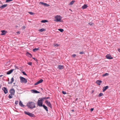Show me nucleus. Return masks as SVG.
Segmentation results:
<instances>
[{"label": "nucleus", "instance_id": "nucleus-15", "mask_svg": "<svg viewBox=\"0 0 120 120\" xmlns=\"http://www.w3.org/2000/svg\"><path fill=\"white\" fill-rule=\"evenodd\" d=\"M19 105H20L23 108H24L25 107V105H23L21 101H19Z\"/></svg>", "mask_w": 120, "mask_h": 120}, {"label": "nucleus", "instance_id": "nucleus-3", "mask_svg": "<svg viewBox=\"0 0 120 120\" xmlns=\"http://www.w3.org/2000/svg\"><path fill=\"white\" fill-rule=\"evenodd\" d=\"M19 78L20 80V82H21L26 83L27 82V80L26 78L21 76H20Z\"/></svg>", "mask_w": 120, "mask_h": 120}, {"label": "nucleus", "instance_id": "nucleus-61", "mask_svg": "<svg viewBox=\"0 0 120 120\" xmlns=\"http://www.w3.org/2000/svg\"><path fill=\"white\" fill-rule=\"evenodd\" d=\"M41 90H42V88H41Z\"/></svg>", "mask_w": 120, "mask_h": 120}, {"label": "nucleus", "instance_id": "nucleus-55", "mask_svg": "<svg viewBox=\"0 0 120 120\" xmlns=\"http://www.w3.org/2000/svg\"><path fill=\"white\" fill-rule=\"evenodd\" d=\"M1 85L0 84V89L1 88Z\"/></svg>", "mask_w": 120, "mask_h": 120}, {"label": "nucleus", "instance_id": "nucleus-6", "mask_svg": "<svg viewBox=\"0 0 120 120\" xmlns=\"http://www.w3.org/2000/svg\"><path fill=\"white\" fill-rule=\"evenodd\" d=\"M37 103L39 107H42L43 106V102L40 100H38Z\"/></svg>", "mask_w": 120, "mask_h": 120}, {"label": "nucleus", "instance_id": "nucleus-21", "mask_svg": "<svg viewBox=\"0 0 120 120\" xmlns=\"http://www.w3.org/2000/svg\"><path fill=\"white\" fill-rule=\"evenodd\" d=\"M46 30L44 28H42L40 29L39 31L40 32H42L44 31H45Z\"/></svg>", "mask_w": 120, "mask_h": 120}, {"label": "nucleus", "instance_id": "nucleus-34", "mask_svg": "<svg viewBox=\"0 0 120 120\" xmlns=\"http://www.w3.org/2000/svg\"><path fill=\"white\" fill-rule=\"evenodd\" d=\"M29 13L30 15H34V13L33 12H29Z\"/></svg>", "mask_w": 120, "mask_h": 120}, {"label": "nucleus", "instance_id": "nucleus-51", "mask_svg": "<svg viewBox=\"0 0 120 120\" xmlns=\"http://www.w3.org/2000/svg\"><path fill=\"white\" fill-rule=\"evenodd\" d=\"M43 98L44 99V100H46V97H44V98Z\"/></svg>", "mask_w": 120, "mask_h": 120}, {"label": "nucleus", "instance_id": "nucleus-53", "mask_svg": "<svg viewBox=\"0 0 120 120\" xmlns=\"http://www.w3.org/2000/svg\"><path fill=\"white\" fill-rule=\"evenodd\" d=\"M118 50L119 52H120V49H118Z\"/></svg>", "mask_w": 120, "mask_h": 120}, {"label": "nucleus", "instance_id": "nucleus-18", "mask_svg": "<svg viewBox=\"0 0 120 120\" xmlns=\"http://www.w3.org/2000/svg\"><path fill=\"white\" fill-rule=\"evenodd\" d=\"M42 106L46 110V112H47L48 111V109L47 107L45 105L43 104Z\"/></svg>", "mask_w": 120, "mask_h": 120}, {"label": "nucleus", "instance_id": "nucleus-44", "mask_svg": "<svg viewBox=\"0 0 120 120\" xmlns=\"http://www.w3.org/2000/svg\"><path fill=\"white\" fill-rule=\"evenodd\" d=\"M18 101H15V104L16 105H17L18 103Z\"/></svg>", "mask_w": 120, "mask_h": 120}, {"label": "nucleus", "instance_id": "nucleus-57", "mask_svg": "<svg viewBox=\"0 0 120 120\" xmlns=\"http://www.w3.org/2000/svg\"><path fill=\"white\" fill-rule=\"evenodd\" d=\"M78 98H76V100H78Z\"/></svg>", "mask_w": 120, "mask_h": 120}, {"label": "nucleus", "instance_id": "nucleus-28", "mask_svg": "<svg viewBox=\"0 0 120 120\" xmlns=\"http://www.w3.org/2000/svg\"><path fill=\"white\" fill-rule=\"evenodd\" d=\"M14 81V79L13 77H12L11 79V81L10 83H12Z\"/></svg>", "mask_w": 120, "mask_h": 120}, {"label": "nucleus", "instance_id": "nucleus-12", "mask_svg": "<svg viewBox=\"0 0 120 120\" xmlns=\"http://www.w3.org/2000/svg\"><path fill=\"white\" fill-rule=\"evenodd\" d=\"M64 66L62 65H59L58 66L57 68L59 69H62L64 68Z\"/></svg>", "mask_w": 120, "mask_h": 120}, {"label": "nucleus", "instance_id": "nucleus-1", "mask_svg": "<svg viewBox=\"0 0 120 120\" xmlns=\"http://www.w3.org/2000/svg\"><path fill=\"white\" fill-rule=\"evenodd\" d=\"M26 106L28 108L31 109H33L36 107L35 103L34 102L32 101L28 102Z\"/></svg>", "mask_w": 120, "mask_h": 120}, {"label": "nucleus", "instance_id": "nucleus-60", "mask_svg": "<svg viewBox=\"0 0 120 120\" xmlns=\"http://www.w3.org/2000/svg\"><path fill=\"white\" fill-rule=\"evenodd\" d=\"M15 84V83H14V84Z\"/></svg>", "mask_w": 120, "mask_h": 120}, {"label": "nucleus", "instance_id": "nucleus-39", "mask_svg": "<svg viewBox=\"0 0 120 120\" xmlns=\"http://www.w3.org/2000/svg\"><path fill=\"white\" fill-rule=\"evenodd\" d=\"M59 45L58 44H54V46L55 47H58Z\"/></svg>", "mask_w": 120, "mask_h": 120}, {"label": "nucleus", "instance_id": "nucleus-48", "mask_svg": "<svg viewBox=\"0 0 120 120\" xmlns=\"http://www.w3.org/2000/svg\"><path fill=\"white\" fill-rule=\"evenodd\" d=\"M50 97H46V99H48L50 98Z\"/></svg>", "mask_w": 120, "mask_h": 120}, {"label": "nucleus", "instance_id": "nucleus-17", "mask_svg": "<svg viewBox=\"0 0 120 120\" xmlns=\"http://www.w3.org/2000/svg\"><path fill=\"white\" fill-rule=\"evenodd\" d=\"M26 55L27 56L31 58L32 57V55L31 54L28 52H27L26 53Z\"/></svg>", "mask_w": 120, "mask_h": 120}, {"label": "nucleus", "instance_id": "nucleus-30", "mask_svg": "<svg viewBox=\"0 0 120 120\" xmlns=\"http://www.w3.org/2000/svg\"><path fill=\"white\" fill-rule=\"evenodd\" d=\"M12 95L11 94H10L8 96V97L9 98V99H11V98H12Z\"/></svg>", "mask_w": 120, "mask_h": 120}, {"label": "nucleus", "instance_id": "nucleus-13", "mask_svg": "<svg viewBox=\"0 0 120 120\" xmlns=\"http://www.w3.org/2000/svg\"><path fill=\"white\" fill-rule=\"evenodd\" d=\"M31 91L32 92L34 93L37 94L40 93L39 91L35 90H32Z\"/></svg>", "mask_w": 120, "mask_h": 120}, {"label": "nucleus", "instance_id": "nucleus-49", "mask_svg": "<svg viewBox=\"0 0 120 120\" xmlns=\"http://www.w3.org/2000/svg\"><path fill=\"white\" fill-rule=\"evenodd\" d=\"M17 34H20V31H18L17 32Z\"/></svg>", "mask_w": 120, "mask_h": 120}, {"label": "nucleus", "instance_id": "nucleus-26", "mask_svg": "<svg viewBox=\"0 0 120 120\" xmlns=\"http://www.w3.org/2000/svg\"><path fill=\"white\" fill-rule=\"evenodd\" d=\"M75 2V0H73L71 1L70 3V5H72L73 4L74 2Z\"/></svg>", "mask_w": 120, "mask_h": 120}, {"label": "nucleus", "instance_id": "nucleus-37", "mask_svg": "<svg viewBox=\"0 0 120 120\" xmlns=\"http://www.w3.org/2000/svg\"><path fill=\"white\" fill-rule=\"evenodd\" d=\"M27 64L30 65H31L32 64V63L31 62H28L27 63Z\"/></svg>", "mask_w": 120, "mask_h": 120}, {"label": "nucleus", "instance_id": "nucleus-56", "mask_svg": "<svg viewBox=\"0 0 120 120\" xmlns=\"http://www.w3.org/2000/svg\"><path fill=\"white\" fill-rule=\"evenodd\" d=\"M2 76H3V75H0V77H2Z\"/></svg>", "mask_w": 120, "mask_h": 120}, {"label": "nucleus", "instance_id": "nucleus-22", "mask_svg": "<svg viewBox=\"0 0 120 120\" xmlns=\"http://www.w3.org/2000/svg\"><path fill=\"white\" fill-rule=\"evenodd\" d=\"M48 22V21L46 20H43L41 21L42 23H45Z\"/></svg>", "mask_w": 120, "mask_h": 120}, {"label": "nucleus", "instance_id": "nucleus-14", "mask_svg": "<svg viewBox=\"0 0 120 120\" xmlns=\"http://www.w3.org/2000/svg\"><path fill=\"white\" fill-rule=\"evenodd\" d=\"M109 88V86H104L102 89L103 91L104 92L107 89Z\"/></svg>", "mask_w": 120, "mask_h": 120}, {"label": "nucleus", "instance_id": "nucleus-20", "mask_svg": "<svg viewBox=\"0 0 120 120\" xmlns=\"http://www.w3.org/2000/svg\"><path fill=\"white\" fill-rule=\"evenodd\" d=\"M88 7L87 5L86 4H85L82 7V8L83 9H86Z\"/></svg>", "mask_w": 120, "mask_h": 120}, {"label": "nucleus", "instance_id": "nucleus-27", "mask_svg": "<svg viewBox=\"0 0 120 120\" xmlns=\"http://www.w3.org/2000/svg\"><path fill=\"white\" fill-rule=\"evenodd\" d=\"M109 74L107 73H106L102 75V76L103 77L105 76H108L109 75Z\"/></svg>", "mask_w": 120, "mask_h": 120}, {"label": "nucleus", "instance_id": "nucleus-10", "mask_svg": "<svg viewBox=\"0 0 120 120\" xmlns=\"http://www.w3.org/2000/svg\"><path fill=\"white\" fill-rule=\"evenodd\" d=\"M1 32L2 33L1 34V35H5L6 33L7 32V31H5L4 30H1Z\"/></svg>", "mask_w": 120, "mask_h": 120}, {"label": "nucleus", "instance_id": "nucleus-35", "mask_svg": "<svg viewBox=\"0 0 120 120\" xmlns=\"http://www.w3.org/2000/svg\"><path fill=\"white\" fill-rule=\"evenodd\" d=\"M13 0H6V2L8 3L13 1Z\"/></svg>", "mask_w": 120, "mask_h": 120}, {"label": "nucleus", "instance_id": "nucleus-32", "mask_svg": "<svg viewBox=\"0 0 120 120\" xmlns=\"http://www.w3.org/2000/svg\"><path fill=\"white\" fill-rule=\"evenodd\" d=\"M32 58L33 59L35 60L36 61V62H37V63H38V60L37 59L34 57L33 58Z\"/></svg>", "mask_w": 120, "mask_h": 120}, {"label": "nucleus", "instance_id": "nucleus-25", "mask_svg": "<svg viewBox=\"0 0 120 120\" xmlns=\"http://www.w3.org/2000/svg\"><path fill=\"white\" fill-rule=\"evenodd\" d=\"M88 24L90 26H93L94 25V24L93 23H92L91 22H90L88 23Z\"/></svg>", "mask_w": 120, "mask_h": 120}, {"label": "nucleus", "instance_id": "nucleus-38", "mask_svg": "<svg viewBox=\"0 0 120 120\" xmlns=\"http://www.w3.org/2000/svg\"><path fill=\"white\" fill-rule=\"evenodd\" d=\"M39 99H41L40 100V101H41L42 102H43V101H44V99L43 98H39Z\"/></svg>", "mask_w": 120, "mask_h": 120}, {"label": "nucleus", "instance_id": "nucleus-9", "mask_svg": "<svg viewBox=\"0 0 120 120\" xmlns=\"http://www.w3.org/2000/svg\"><path fill=\"white\" fill-rule=\"evenodd\" d=\"M10 93L11 94L14 95L15 93V90L13 89H11L10 90Z\"/></svg>", "mask_w": 120, "mask_h": 120}, {"label": "nucleus", "instance_id": "nucleus-33", "mask_svg": "<svg viewBox=\"0 0 120 120\" xmlns=\"http://www.w3.org/2000/svg\"><path fill=\"white\" fill-rule=\"evenodd\" d=\"M44 6L46 7H49V5L48 4L46 3H45Z\"/></svg>", "mask_w": 120, "mask_h": 120}, {"label": "nucleus", "instance_id": "nucleus-31", "mask_svg": "<svg viewBox=\"0 0 120 120\" xmlns=\"http://www.w3.org/2000/svg\"><path fill=\"white\" fill-rule=\"evenodd\" d=\"M58 30L61 32H63L64 31V30L63 29H58Z\"/></svg>", "mask_w": 120, "mask_h": 120}, {"label": "nucleus", "instance_id": "nucleus-23", "mask_svg": "<svg viewBox=\"0 0 120 120\" xmlns=\"http://www.w3.org/2000/svg\"><path fill=\"white\" fill-rule=\"evenodd\" d=\"M39 49L38 48H35L33 49V51L34 52H35L36 51L38 50Z\"/></svg>", "mask_w": 120, "mask_h": 120}, {"label": "nucleus", "instance_id": "nucleus-54", "mask_svg": "<svg viewBox=\"0 0 120 120\" xmlns=\"http://www.w3.org/2000/svg\"><path fill=\"white\" fill-rule=\"evenodd\" d=\"M12 83H10V82H8V84H11Z\"/></svg>", "mask_w": 120, "mask_h": 120}, {"label": "nucleus", "instance_id": "nucleus-52", "mask_svg": "<svg viewBox=\"0 0 120 120\" xmlns=\"http://www.w3.org/2000/svg\"><path fill=\"white\" fill-rule=\"evenodd\" d=\"M71 111L73 112L74 111V110L73 109H72L71 110Z\"/></svg>", "mask_w": 120, "mask_h": 120}, {"label": "nucleus", "instance_id": "nucleus-36", "mask_svg": "<svg viewBox=\"0 0 120 120\" xmlns=\"http://www.w3.org/2000/svg\"><path fill=\"white\" fill-rule=\"evenodd\" d=\"M76 56V55L75 54H73L72 55V56L73 58H74Z\"/></svg>", "mask_w": 120, "mask_h": 120}, {"label": "nucleus", "instance_id": "nucleus-4", "mask_svg": "<svg viewBox=\"0 0 120 120\" xmlns=\"http://www.w3.org/2000/svg\"><path fill=\"white\" fill-rule=\"evenodd\" d=\"M25 114L31 117H35L34 115L32 113H30L29 112L25 111L24 112Z\"/></svg>", "mask_w": 120, "mask_h": 120}, {"label": "nucleus", "instance_id": "nucleus-29", "mask_svg": "<svg viewBox=\"0 0 120 120\" xmlns=\"http://www.w3.org/2000/svg\"><path fill=\"white\" fill-rule=\"evenodd\" d=\"M103 95V94L102 93H100L98 95L99 97H100Z\"/></svg>", "mask_w": 120, "mask_h": 120}, {"label": "nucleus", "instance_id": "nucleus-46", "mask_svg": "<svg viewBox=\"0 0 120 120\" xmlns=\"http://www.w3.org/2000/svg\"><path fill=\"white\" fill-rule=\"evenodd\" d=\"M94 110V109L93 108H92L90 109V111H93Z\"/></svg>", "mask_w": 120, "mask_h": 120}, {"label": "nucleus", "instance_id": "nucleus-7", "mask_svg": "<svg viewBox=\"0 0 120 120\" xmlns=\"http://www.w3.org/2000/svg\"><path fill=\"white\" fill-rule=\"evenodd\" d=\"M2 90L4 91L5 94H6L8 93L7 89L5 87H4L2 88Z\"/></svg>", "mask_w": 120, "mask_h": 120}, {"label": "nucleus", "instance_id": "nucleus-42", "mask_svg": "<svg viewBox=\"0 0 120 120\" xmlns=\"http://www.w3.org/2000/svg\"><path fill=\"white\" fill-rule=\"evenodd\" d=\"M40 3L42 5H43L44 6L45 3H43V2H40Z\"/></svg>", "mask_w": 120, "mask_h": 120}, {"label": "nucleus", "instance_id": "nucleus-24", "mask_svg": "<svg viewBox=\"0 0 120 120\" xmlns=\"http://www.w3.org/2000/svg\"><path fill=\"white\" fill-rule=\"evenodd\" d=\"M43 81V80L42 79H40V80L38 81V83H39V84L41 83Z\"/></svg>", "mask_w": 120, "mask_h": 120}, {"label": "nucleus", "instance_id": "nucleus-2", "mask_svg": "<svg viewBox=\"0 0 120 120\" xmlns=\"http://www.w3.org/2000/svg\"><path fill=\"white\" fill-rule=\"evenodd\" d=\"M55 19L54 20V21L56 22H62L63 21L61 20L62 17L60 15H57L55 17Z\"/></svg>", "mask_w": 120, "mask_h": 120}, {"label": "nucleus", "instance_id": "nucleus-19", "mask_svg": "<svg viewBox=\"0 0 120 120\" xmlns=\"http://www.w3.org/2000/svg\"><path fill=\"white\" fill-rule=\"evenodd\" d=\"M8 4H7L3 5L0 7V8L1 9H3L7 6Z\"/></svg>", "mask_w": 120, "mask_h": 120}, {"label": "nucleus", "instance_id": "nucleus-5", "mask_svg": "<svg viewBox=\"0 0 120 120\" xmlns=\"http://www.w3.org/2000/svg\"><path fill=\"white\" fill-rule=\"evenodd\" d=\"M45 103L51 109H52V107L51 104L49 101L48 100H47L45 101Z\"/></svg>", "mask_w": 120, "mask_h": 120}, {"label": "nucleus", "instance_id": "nucleus-40", "mask_svg": "<svg viewBox=\"0 0 120 120\" xmlns=\"http://www.w3.org/2000/svg\"><path fill=\"white\" fill-rule=\"evenodd\" d=\"M22 73H23V74L24 75H27V74L24 71H22Z\"/></svg>", "mask_w": 120, "mask_h": 120}, {"label": "nucleus", "instance_id": "nucleus-8", "mask_svg": "<svg viewBox=\"0 0 120 120\" xmlns=\"http://www.w3.org/2000/svg\"><path fill=\"white\" fill-rule=\"evenodd\" d=\"M106 57L107 59H113V57H112L110 55L108 54L106 56Z\"/></svg>", "mask_w": 120, "mask_h": 120}, {"label": "nucleus", "instance_id": "nucleus-41", "mask_svg": "<svg viewBox=\"0 0 120 120\" xmlns=\"http://www.w3.org/2000/svg\"><path fill=\"white\" fill-rule=\"evenodd\" d=\"M62 93L64 94H66V93L64 91H62Z\"/></svg>", "mask_w": 120, "mask_h": 120}, {"label": "nucleus", "instance_id": "nucleus-59", "mask_svg": "<svg viewBox=\"0 0 120 120\" xmlns=\"http://www.w3.org/2000/svg\"><path fill=\"white\" fill-rule=\"evenodd\" d=\"M93 92H94V91H93H93H92V93H93Z\"/></svg>", "mask_w": 120, "mask_h": 120}, {"label": "nucleus", "instance_id": "nucleus-45", "mask_svg": "<svg viewBox=\"0 0 120 120\" xmlns=\"http://www.w3.org/2000/svg\"><path fill=\"white\" fill-rule=\"evenodd\" d=\"M39 84V83H38V82H37L36 83H34V85H37Z\"/></svg>", "mask_w": 120, "mask_h": 120}, {"label": "nucleus", "instance_id": "nucleus-47", "mask_svg": "<svg viewBox=\"0 0 120 120\" xmlns=\"http://www.w3.org/2000/svg\"><path fill=\"white\" fill-rule=\"evenodd\" d=\"M15 69H16V68H17V69H18V67L16 66V65H15Z\"/></svg>", "mask_w": 120, "mask_h": 120}, {"label": "nucleus", "instance_id": "nucleus-43", "mask_svg": "<svg viewBox=\"0 0 120 120\" xmlns=\"http://www.w3.org/2000/svg\"><path fill=\"white\" fill-rule=\"evenodd\" d=\"M79 53L81 54H84L85 53V52L83 51H82V52H80Z\"/></svg>", "mask_w": 120, "mask_h": 120}, {"label": "nucleus", "instance_id": "nucleus-50", "mask_svg": "<svg viewBox=\"0 0 120 120\" xmlns=\"http://www.w3.org/2000/svg\"><path fill=\"white\" fill-rule=\"evenodd\" d=\"M22 28L23 29H25V27L24 26H22Z\"/></svg>", "mask_w": 120, "mask_h": 120}, {"label": "nucleus", "instance_id": "nucleus-58", "mask_svg": "<svg viewBox=\"0 0 120 120\" xmlns=\"http://www.w3.org/2000/svg\"><path fill=\"white\" fill-rule=\"evenodd\" d=\"M18 27V26H15V27Z\"/></svg>", "mask_w": 120, "mask_h": 120}, {"label": "nucleus", "instance_id": "nucleus-11", "mask_svg": "<svg viewBox=\"0 0 120 120\" xmlns=\"http://www.w3.org/2000/svg\"><path fill=\"white\" fill-rule=\"evenodd\" d=\"M14 70V69H11L7 72L6 74L7 75L10 74L13 72Z\"/></svg>", "mask_w": 120, "mask_h": 120}, {"label": "nucleus", "instance_id": "nucleus-16", "mask_svg": "<svg viewBox=\"0 0 120 120\" xmlns=\"http://www.w3.org/2000/svg\"><path fill=\"white\" fill-rule=\"evenodd\" d=\"M102 81L101 80H97L96 82V83L99 85H100Z\"/></svg>", "mask_w": 120, "mask_h": 120}]
</instances>
